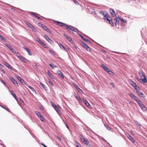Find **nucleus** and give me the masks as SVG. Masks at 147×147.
Instances as JSON below:
<instances>
[{
    "mask_svg": "<svg viewBox=\"0 0 147 147\" xmlns=\"http://www.w3.org/2000/svg\"><path fill=\"white\" fill-rule=\"evenodd\" d=\"M55 22L57 23V24L59 26L62 27H65L66 29L71 34H73V32H72L71 31H74V32H78L79 31V30L77 28L74 27L72 26H71L59 21H56Z\"/></svg>",
    "mask_w": 147,
    "mask_h": 147,
    "instance_id": "nucleus-1",
    "label": "nucleus"
},
{
    "mask_svg": "<svg viewBox=\"0 0 147 147\" xmlns=\"http://www.w3.org/2000/svg\"><path fill=\"white\" fill-rule=\"evenodd\" d=\"M100 13L103 16L104 18V19L106 21L109 22V23L111 24L112 26H114V23L112 21V19H111L110 17L109 16V15L107 12L106 11H100Z\"/></svg>",
    "mask_w": 147,
    "mask_h": 147,
    "instance_id": "nucleus-2",
    "label": "nucleus"
},
{
    "mask_svg": "<svg viewBox=\"0 0 147 147\" xmlns=\"http://www.w3.org/2000/svg\"><path fill=\"white\" fill-rule=\"evenodd\" d=\"M138 105L141 109L143 111H146L147 110V108L142 102H140L138 103Z\"/></svg>",
    "mask_w": 147,
    "mask_h": 147,
    "instance_id": "nucleus-3",
    "label": "nucleus"
},
{
    "mask_svg": "<svg viewBox=\"0 0 147 147\" xmlns=\"http://www.w3.org/2000/svg\"><path fill=\"white\" fill-rule=\"evenodd\" d=\"M51 104L54 109L57 111V113L59 114L61 113V111L59 108L57 107L56 105L52 102H51Z\"/></svg>",
    "mask_w": 147,
    "mask_h": 147,
    "instance_id": "nucleus-4",
    "label": "nucleus"
},
{
    "mask_svg": "<svg viewBox=\"0 0 147 147\" xmlns=\"http://www.w3.org/2000/svg\"><path fill=\"white\" fill-rule=\"evenodd\" d=\"M80 139L82 141V142H84V143L86 144L87 145H88L89 146H90V145L89 144V142L87 141L84 138H83V137L82 136V137H81L80 138Z\"/></svg>",
    "mask_w": 147,
    "mask_h": 147,
    "instance_id": "nucleus-5",
    "label": "nucleus"
},
{
    "mask_svg": "<svg viewBox=\"0 0 147 147\" xmlns=\"http://www.w3.org/2000/svg\"><path fill=\"white\" fill-rule=\"evenodd\" d=\"M5 46L8 47L9 49H10L11 51L13 53H16V51L13 48H12L11 46H10L9 45H8L7 43H6L5 44Z\"/></svg>",
    "mask_w": 147,
    "mask_h": 147,
    "instance_id": "nucleus-6",
    "label": "nucleus"
},
{
    "mask_svg": "<svg viewBox=\"0 0 147 147\" xmlns=\"http://www.w3.org/2000/svg\"><path fill=\"white\" fill-rule=\"evenodd\" d=\"M129 84H131L134 88H135V87H137V86L136 85V84L131 80H129Z\"/></svg>",
    "mask_w": 147,
    "mask_h": 147,
    "instance_id": "nucleus-7",
    "label": "nucleus"
},
{
    "mask_svg": "<svg viewBox=\"0 0 147 147\" xmlns=\"http://www.w3.org/2000/svg\"><path fill=\"white\" fill-rule=\"evenodd\" d=\"M83 102L85 103L86 106L87 107L89 108H90L91 107L90 104L88 102V101L86 100L84 98H83Z\"/></svg>",
    "mask_w": 147,
    "mask_h": 147,
    "instance_id": "nucleus-8",
    "label": "nucleus"
},
{
    "mask_svg": "<svg viewBox=\"0 0 147 147\" xmlns=\"http://www.w3.org/2000/svg\"><path fill=\"white\" fill-rule=\"evenodd\" d=\"M126 135L128 138L130 140H131L132 142L134 143L135 142V140L128 133H127Z\"/></svg>",
    "mask_w": 147,
    "mask_h": 147,
    "instance_id": "nucleus-9",
    "label": "nucleus"
},
{
    "mask_svg": "<svg viewBox=\"0 0 147 147\" xmlns=\"http://www.w3.org/2000/svg\"><path fill=\"white\" fill-rule=\"evenodd\" d=\"M57 74L59 75V76L61 77L62 78L64 79V76L63 75L62 72L60 70H58L57 71Z\"/></svg>",
    "mask_w": 147,
    "mask_h": 147,
    "instance_id": "nucleus-10",
    "label": "nucleus"
},
{
    "mask_svg": "<svg viewBox=\"0 0 147 147\" xmlns=\"http://www.w3.org/2000/svg\"><path fill=\"white\" fill-rule=\"evenodd\" d=\"M64 36L67 38V40L69 41L71 43H73V41L72 40L71 38L68 37L67 34H64Z\"/></svg>",
    "mask_w": 147,
    "mask_h": 147,
    "instance_id": "nucleus-11",
    "label": "nucleus"
},
{
    "mask_svg": "<svg viewBox=\"0 0 147 147\" xmlns=\"http://www.w3.org/2000/svg\"><path fill=\"white\" fill-rule=\"evenodd\" d=\"M101 67L104 69V70L107 72L110 70L108 67L104 64H102Z\"/></svg>",
    "mask_w": 147,
    "mask_h": 147,
    "instance_id": "nucleus-12",
    "label": "nucleus"
},
{
    "mask_svg": "<svg viewBox=\"0 0 147 147\" xmlns=\"http://www.w3.org/2000/svg\"><path fill=\"white\" fill-rule=\"evenodd\" d=\"M110 11L111 15H112L113 17H115L116 16V15L115 13V11L114 9L111 8L110 9Z\"/></svg>",
    "mask_w": 147,
    "mask_h": 147,
    "instance_id": "nucleus-13",
    "label": "nucleus"
},
{
    "mask_svg": "<svg viewBox=\"0 0 147 147\" xmlns=\"http://www.w3.org/2000/svg\"><path fill=\"white\" fill-rule=\"evenodd\" d=\"M17 79L20 81V82L22 83V84L23 85L25 83V82H24V80L19 76H17Z\"/></svg>",
    "mask_w": 147,
    "mask_h": 147,
    "instance_id": "nucleus-14",
    "label": "nucleus"
},
{
    "mask_svg": "<svg viewBox=\"0 0 147 147\" xmlns=\"http://www.w3.org/2000/svg\"><path fill=\"white\" fill-rule=\"evenodd\" d=\"M139 82H140L141 84H143L144 83H146L147 82V79L146 77H145L144 78L142 79H140V80Z\"/></svg>",
    "mask_w": 147,
    "mask_h": 147,
    "instance_id": "nucleus-15",
    "label": "nucleus"
},
{
    "mask_svg": "<svg viewBox=\"0 0 147 147\" xmlns=\"http://www.w3.org/2000/svg\"><path fill=\"white\" fill-rule=\"evenodd\" d=\"M10 79L14 84L16 85L17 86H18V85L17 81L16 80L14 79L13 77H11L10 78Z\"/></svg>",
    "mask_w": 147,
    "mask_h": 147,
    "instance_id": "nucleus-16",
    "label": "nucleus"
},
{
    "mask_svg": "<svg viewBox=\"0 0 147 147\" xmlns=\"http://www.w3.org/2000/svg\"><path fill=\"white\" fill-rule=\"evenodd\" d=\"M80 45L82 47L85 49H86V47H88V45L83 41H81L80 42Z\"/></svg>",
    "mask_w": 147,
    "mask_h": 147,
    "instance_id": "nucleus-17",
    "label": "nucleus"
},
{
    "mask_svg": "<svg viewBox=\"0 0 147 147\" xmlns=\"http://www.w3.org/2000/svg\"><path fill=\"white\" fill-rule=\"evenodd\" d=\"M80 36L81 37V38L85 42H86L88 43H91V41L88 40H87L84 38V37L82 36V35H80Z\"/></svg>",
    "mask_w": 147,
    "mask_h": 147,
    "instance_id": "nucleus-18",
    "label": "nucleus"
},
{
    "mask_svg": "<svg viewBox=\"0 0 147 147\" xmlns=\"http://www.w3.org/2000/svg\"><path fill=\"white\" fill-rule=\"evenodd\" d=\"M23 48L26 50V51L28 52V54L30 55H32V53L30 52L29 49L28 48H26L25 47H23Z\"/></svg>",
    "mask_w": 147,
    "mask_h": 147,
    "instance_id": "nucleus-19",
    "label": "nucleus"
},
{
    "mask_svg": "<svg viewBox=\"0 0 147 147\" xmlns=\"http://www.w3.org/2000/svg\"><path fill=\"white\" fill-rule=\"evenodd\" d=\"M74 86L78 90L79 92L80 93L82 92V90L77 85L74 84Z\"/></svg>",
    "mask_w": 147,
    "mask_h": 147,
    "instance_id": "nucleus-20",
    "label": "nucleus"
},
{
    "mask_svg": "<svg viewBox=\"0 0 147 147\" xmlns=\"http://www.w3.org/2000/svg\"><path fill=\"white\" fill-rule=\"evenodd\" d=\"M20 59L25 63H26L28 61V60L26 59L24 57H22V56H21Z\"/></svg>",
    "mask_w": 147,
    "mask_h": 147,
    "instance_id": "nucleus-21",
    "label": "nucleus"
},
{
    "mask_svg": "<svg viewBox=\"0 0 147 147\" xmlns=\"http://www.w3.org/2000/svg\"><path fill=\"white\" fill-rule=\"evenodd\" d=\"M4 65L9 69H11L13 68L11 66V65L7 62H5L4 63Z\"/></svg>",
    "mask_w": 147,
    "mask_h": 147,
    "instance_id": "nucleus-22",
    "label": "nucleus"
},
{
    "mask_svg": "<svg viewBox=\"0 0 147 147\" xmlns=\"http://www.w3.org/2000/svg\"><path fill=\"white\" fill-rule=\"evenodd\" d=\"M31 14L33 16H34L36 18L40 20H42V19L40 17L38 16H37V15L35 13H34L33 12H32Z\"/></svg>",
    "mask_w": 147,
    "mask_h": 147,
    "instance_id": "nucleus-23",
    "label": "nucleus"
},
{
    "mask_svg": "<svg viewBox=\"0 0 147 147\" xmlns=\"http://www.w3.org/2000/svg\"><path fill=\"white\" fill-rule=\"evenodd\" d=\"M10 93H11V94L12 95V96H13L14 97V98H15V99L16 100H17L18 99H17V98H16V94L14 93L13 92V91L12 90H10Z\"/></svg>",
    "mask_w": 147,
    "mask_h": 147,
    "instance_id": "nucleus-24",
    "label": "nucleus"
},
{
    "mask_svg": "<svg viewBox=\"0 0 147 147\" xmlns=\"http://www.w3.org/2000/svg\"><path fill=\"white\" fill-rule=\"evenodd\" d=\"M133 100L137 102H138V103L140 102H141V100L136 96L135 97V98H134Z\"/></svg>",
    "mask_w": 147,
    "mask_h": 147,
    "instance_id": "nucleus-25",
    "label": "nucleus"
},
{
    "mask_svg": "<svg viewBox=\"0 0 147 147\" xmlns=\"http://www.w3.org/2000/svg\"><path fill=\"white\" fill-rule=\"evenodd\" d=\"M129 95L130 97L133 100H134V98L136 96L132 93H129Z\"/></svg>",
    "mask_w": 147,
    "mask_h": 147,
    "instance_id": "nucleus-26",
    "label": "nucleus"
},
{
    "mask_svg": "<svg viewBox=\"0 0 147 147\" xmlns=\"http://www.w3.org/2000/svg\"><path fill=\"white\" fill-rule=\"evenodd\" d=\"M47 74L51 78V79H54L55 78L50 73V71L49 70H48L47 71Z\"/></svg>",
    "mask_w": 147,
    "mask_h": 147,
    "instance_id": "nucleus-27",
    "label": "nucleus"
},
{
    "mask_svg": "<svg viewBox=\"0 0 147 147\" xmlns=\"http://www.w3.org/2000/svg\"><path fill=\"white\" fill-rule=\"evenodd\" d=\"M40 84L45 90H47V88L46 86H45V85H44L41 82H40Z\"/></svg>",
    "mask_w": 147,
    "mask_h": 147,
    "instance_id": "nucleus-28",
    "label": "nucleus"
},
{
    "mask_svg": "<svg viewBox=\"0 0 147 147\" xmlns=\"http://www.w3.org/2000/svg\"><path fill=\"white\" fill-rule=\"evenodd\" d=\"M119 19H120V18L119 17H118V18H116V22L115 24L116 25H117V24H118V25H119L120 24L119 22Z\"/></svg>",
    "mask_w": 147,
    "mask_h": 147,
    "instance_id": "nucleus-29",
    "label": "nucleus"
},
{
    "mask_svg": "<svg viewBox=\"0 0 147 147\" xmlns=\"http://www.w3.org/2000/svg\"><path fill=\"white\" fill-rule=\"evenodd\" d=\"M139 96H140V97H143V98H144V97L145 96L144 95V94L142 93V92H140V91H139L138 93H137Z\"/></svg>",
    "mask_w": 147,
    "mask_h": 147,
    "instance_id": "nucleus-30",
    "label": "nucleus"
},
{
    "mask_svg": "<svg viewBox=\"0 0 147 147\" xmlns=\"http://www.w3.org/2000/svg\"><path fill=\"white\" fill-rule=\"evenodd\" d=\"M0 38L1 39L5 42H7V40L5 38L4 36H1L0 34Z\"/></svg>",
    "mask_w": 147,
    "mask_h": 147,
    "instance_id": "nucleus-31",
    "label": "nucleus"
},
{
    "mask_svg": "<svg viewBox=\"0 0 147 147\" xmlns=\"http://www.w3.org/2000/svg\"><path fill=\"white\" fill-rule=\"evenodd\" d=\"M36 40L41 45H44V43L39 38H37Z\"/></svg>",
    "mask_w": 147,
    "mask_h": 147,
    "instance_id": "nucleus-32",
    "label": "nucleus"
},
{
    "mask_svg": "<svg viewBox=\"0 0 147 147\" xmlns=\"http://www.w3.org/2000/svg\"><path fill=\"white\" fill-rule=\"evenodd\" d=\"M139 76L141 78H142L143 77L144 78L145 77H146L145 75L143 74L142 72H139Z\"/></svg>",
    "mask_w": 147,
    "mask_h": 147,
    "instance_id": "nucleus-33",
    "label": "nucleus"
},
{
    "mask_svg": "<svg viewBox=\"0 0 147 147\" xmlns=\"http://www.w3.org/2000/svg\"><path fill=\"white\" fill-rule=\"evenodd\" d=\"M59 45L61 49L65 50L64 46L61 43H59Z\"/></svg>",
    "mask_w": 147,
    "mask_h": 147,
    "instance_id": "nucleus-34",
    "label": "nucleus"
},
{
    "mask_svg": "<svg viewBox=\"0 0 147 147\" xmlns=\"http://www.w3.org/2000/svg\"><path fill=\"white\" fill-rule=\"evenodd\" d=\"M26 24L30 28H31V27L32 26L31 24H30V23H29L28 22L26 21L25 22Z\"/></svg>",
    "mask_w": 147,
    "mask_h": 147,
    "instance_id": "nucleus-35",
    "label": "nucleus"
},
{
    "mask_svg": "<svg viewBox=\"0 0 147 147\" xmlns=\"http://www.w3.org/2000/svg\"><path fill=\"white\" fill-rule=\"evenodd\" d=\"M35 113L36 115L38 117H40V116L41 115L40 113L38 112L35 111Z\"/></svg>",
    "mask_w": 147,
    "mask_h": 147,
    "instance_id": "nucleus-36",
    "label": "nucleus"
},
{
    "mask_svg": "<svg viewBox=\"0 0 147 147\" xmlns=\"http://www.w3.org/2000/svg\"><path fill=\"white\" fill-rule=\"evenodd\" d=\"M44 30L46 31L47 32H49V33L51 34V31L47 28L46 27H45V28H44Z\"/></svg>",
    "mask_w": 147,
    "mask_h": 147,
    "instance_id": "nucleus-37",
    "label": "nucleus"
},
{
    "mask_svg": "<svg viewBox=\"0 0 147 147\" xmlns=\"http://www.w3.org/2000/svg\"><path fill=\"white\" fill-rule=\"evenodd\" d=\"M15 54H16L17 57H18L19 59L20 58L21 56H22L18 52H16V53Z\"/></svg>",
    "mask_w": 147,
    "mask_h": 147,
    "instance_id": "nucleus-38",
    "label": "nucleus"
},
{
    "mask_svg": "<svg viewBox=\"0 0 147 147\" xmlns=\"http://www.w3.org/2000/svg\"><path fill=\"white\" fill-rule=\"evenodd\" d=\"M39 118L42 121L44 122V119L42 115L40 116V117H39Z\"/></svg>",
    "mask_w": 147,
    "mask_h": 147,
    "instance_id": "nucleus-39",
    "label": "nucleus"
},
{
    "mask_svg": "<svg viewBox=\"0 0 147 147\" xmlns=\"http://www.w3.org/2000/svg\"><path fill=\"white\" fill-rule=\"evenodd\" d=\"M109 74L111 75V76H113L114 74V73L112 72L111 71L109 70L107 72Z\"/></svg>",
    "mask_w": 147,
    "mask_h": 147,
    "instance_id": "nucleus-40",
    "label": "nucleus"
},
{
    "mask_svg": "<svg viewBox=\"0 0 147 147\" xmlns=\"http://www.w3.org/2000/svg\"><path fill=\"white\" fill-rule=\"evenodd\" d=\"M1 107L2 108H3L5 109L7 111L9 112H11L10 110H9V109H8V107H4L3 106H1Z\"/></svg>",
    "mask_w": 147,
    "mask_h": 147,
    "instance_id": "nucleus-41",
    "label": "nucleus"
},
{
    "mask_svg": "<svg viewBox=\"0 0 147 147\" xmlns=\"http://www.w3.org/2000/svg\"><path fill=\"white\" fill-rule=\"evenodd\" d=\"M38 25L40 26H41V27H42V28H45V26L43 24H42V23H39L38 24Z\"/></svg>",
    "mask_w": 147,
    "mask_h": 147,
    "instance_id": "nucleus-42",
    "label": "nucleus"
},
{
    "mask_svg": "<svg viewBox=\"0 0 147 147\" xmlns=\"http://www.w3.org/2000/svg\"><path fill=\"white\" fill-rule=\"evenodd\" d=\"M28 87L30 89V90H32L33 92H36L35 90L31 86H28Z\"/></svg>",
    "mask_w": 147,
    "mask_h": 147,
    "instance_id": "nucleus-43",
    "label": "nucleus"
},
{
    "mask_svg": "<svg viewBox=\"0 0 147 147\" xmlns=\"http://www.w3.org/2000/svg\"><path fill=\"white\" fill-rule=\"evenodd\" d=\"M120 19L124 23H126L127 22L126 20L125 19L124 20L123 18H120Z\"/></svg>",
    "mask_w": 147,
    "mask_h": 147,
    "instance_id": "nucleus-44",
    "label": "nucleus"
},
{
    "mask_svg": "<svg viewBox=\"0 0 147 147\" xmlns=\"http://www.w3.org/2000/svg\"><path fill=\"white\" fill-rule=\"evenodd\" d=\"M44 37L47 41L49 39H50L48 36L46 34L45 35Z\"/></svg>",
    "mask_w": 147,
    "mask_h": 147,
    "instance_id": "nucleus-45",
    "label": "nucleus"
},
{
    "mask_svg": "<svg viewBox=\"0 0 147 147\" xmlns=\"http://www.w3.org/2000/svg\"><path fill=\"white\" fill-rule=\"evenodd\" d=\"M137 88H139V87L138 86H137V87H135V89L136 90V91L137 93H138V92L140 91L138 89H137Z\"/></svg>",
    "mask_w": 147,
    "mask_h": 147,
    "instance_id": "nucleus-46",
    "label": "nucleus"
},
{
    "mask_svg": "<svg viewBox=\"0 0 147 147\" xmlns=\"http://www.w3.org/2000/svg\"><path fill=\"white\" fill-rule=\"evenodd\" d=\"M86 49L88 51H91V48L89 47L88 46V47H86Z\"/></svg>",
    "mask_w": 147,
    "mask_h": 147,
    "instance_id": "nucleus-47",
    "label": "nucleus"
},
{
    "mask_svg": "<svg viewBox=\"0 0 147 147\" xmlns=\"http://www.w3.org/2000/svg\"><path fill=\"white\" fill-rule=\"evenodd\" d=\"M30 28L32 29V30L34 31H35L36 30V28L33 25Z\"/></svg>",
    "mask_w": 147,
    "mask_h": 147,
    "instance_id": "nucleus-48",
    "label": "nucleus"
},
{
    "mask_svg": "<svg viewBox=\"0 0 147 147\" xmlns=\"http://www.w3.org/2000/svg\"><path fill=\"white\" fill-rule=\"evenodd\" d=\"M135 123L139 126L141 125L137 121H135Z\"/></svg>",
    "mask_w": 147,
    "mask_h": 147,
    "instance_id": "nucleus-49",
    "label": "nucleus"
},
{
    "mask_svg": "<svg viewBox=\"0 0 147 147\" xmlns=\"http://www.w3.org/2000/svg\"><path fill=\"white\" fill-rule=\"evenodd\" d=\"M19 99H20V102L22 104H24V101L22 100V99L21 98H19Z\"/></svg>",
    "mask_w": 147,
    "mask_h": 147,
    "instance_id": "nucleus-50",
    "label": "nucleus"
},
{
    "mask_svg": "<svg viewBox=\"0 0 147 147\" xmlns=\"http://www.w3.org/2000/svg\"><path fill=\"white\" fill-rule=\"evenodd\" d=\"M76 99L78 100H80L81 101V98L79 96H76Z\"/></svg>",
    "mask_w": 147,
    "mask_h": 147,
    "instance_id": "nucleus-51",
    "label": "nucleus"
},
{
    "mask_svg": "<svg viewBox=\"0 0 147 147\" xmlns=\"http://www.w3.org/2000/svg\"><path fill=\"white\" fill-rule=\"evenodd\" d=\"M49 51L50 53L52 54L53 55L54 53V52L51 50H49Z\"/></svg>",
    "mask_w": 147,
    "mask_h": 147,
    "instance_id": "nucleus-52",
    "label": "nucleus"
},
{
    "mask_svg": "<svg viewBox=\"0 0 147 147\" xmlns=\"http://www.w3.org/2000/svg\"><path fill=\"white\" fill-rule=\"evenodd\" d=\"M49 84H50L51 86H53V83H52V82L51 81H50V80H49Z\"/></svg>",
    "mask_w": 147,
    "mask_h": 147,
    "instance_id": "nucleus-53",
    "label": "nucleus"
},
{
    "mask_svg": "<svg viewBox=\"0 0 147 147\" xmlns=\"http://www.w3.org/2000/svg\"><path fill=\"white\" fill-rule=\"evenodd\" d=\"M110 85L111 86H112V87H114V84L113 83H110Z\"/></svg>",
    "mask_w": 147,
    "mask_h": 147,
    "instance_id": "nucleus-54",
    "label": "nucleus"
},
{
    "mask_svg": "<svg viewBox=\"0 0 147 147\" xmlns=\"http://www.w3.org/2000/svg\"><path fill=\"white\" fill-rule=\"evenodd\" d=\"M106 127L107 129L109 130H110V129H111L110 127L108 125H107V126H106Z\"/></svg>",
    "mask_w": 147,
    "mask_h": 147,
    "instance_id": "nucleus-55",
    "label": "nucleus"
},
{
    "mask_svg": "<svg viewBox=\"0 0 147 147\" xmlns=\"http://www.w3.org/2000/svg\"><path fill=\"white\" fill-rule=\"evenodd\" d=\"M49 65L51 67L52 69H53L54 68V67L51 64H49Z\"/></svg>",
    "mask_w": 147,
    "mask_h": 147,
    "instance_id": "nucleus-56",
    "label": "nucleus"
},
{
    "mask_svg": "<svg viewBox=\"0 0 147 147\" xmlns=\"http://www.w3.org/2000/svg\"><path fill=\"white\" fill-rule=\"evenodd\" d=\"M74 2L76 5L78 4L79 3L76 0H74Z\"/></svg>",
    "mask_w": 147,
    "mask_h": 147,
    "instance_id": "nucleus-57",
    "label": "nucleus"
},
{
    "mask_svg": "<svg viewBox=\"0 0 147 147\" xmlns=\"http://www.w3.org/2000/svg\"><path fill=\"white\" fill-rule=\"evenodd\" d=\"M47 41L50 43H51L52 42V41L50 38Z\"/></svg>",
    "mask_w": 147,
    "mask_h": 147,
    "instance_id": "nucleus-58",
    "label": "nucleus"
},
{
    "mask_svg": "<svg viewBox=\"0 0 147 147\" xmlns=\"http://www.w3.org/2000/svg\"><path fill=\"white\" fill-rule=\"evenodd\" d=\"M43 46L44 47H45V48H48V46H47L45 45V44L44 43V45H43Z\"/></svg>",
    "mask_w": 147,
    "mask_h": 147,
    "instance_id": "nucleus-59",
    "label": "nucleus"
},
{
    "mask_svg": "<svg viewBox=\"0 0 147 147\" xmlns=\"http://www.w3.org/2000/svg\"><path fill=\"white\" fill-rule=\"evenodd\" d=\"M1 82L3 83L4 85H5L6 84V83L5 82V81H3V80H1Z\"/></svg>",
    "mask_w": 147,
    "mask_h": 147,
    "instance_id": "nucleus-60",
    "label": "nucleus"
},
{
    "mask_svg": "<svg viewBox=\"0 0 147 147\" xmlns=\"http://www.w3.org/2000/svg\"><path fill=\"white\" fill-rule=\"evenodd\" d=\"M41 144L44 147H45L46 146L45 145V144L43 143H41Z\"/></svg>",
    "mask_w": 147,
    "mask_h": 147,
    "instance_id": "nucleus-61",
    "label": "nucleus"
},
{
    "mask_svg": "<svg viewBox=\"0 0 147 147\" xmlns=\"http://www.w3.org/2000/svg\"><path fill=\"white\" fill-rule=\"evenodd\" d=\"M41 144L44 147H45L46 146L45 145V144L43 143H41Z\"/></svg>",
    "mask_w": 147,
    "mask_h": 147,
    "instance_id": "nucleus-62",
    "label": "nucleus"
},
{
    "mask_svg": "<svg viewBox=\"0 0 147 147\" xmlns=\"http://www.w3.org/2000/svg\"><path fill=\"white\" fill-rule=\"evenodd\" d=\"M136 79L139 82L140 81V79H139V78H136Z\"/></svg>",
    "mask_w": 147,
    "mask_h": 147,
    "instance_id": "nucleus-63",
    "label": "nucleus"
},
{
    "mask_svg": "<svg viewBox=\"0 0 147 147\" xmlns=\"http://www.w3.org/2000/svg\"><path fill=\"white\" fill-rule=\"evenodd\" d=\"M136 79L139 82L140 81V79H139V78H136Z\"/></svg>",
    "mask_w": 147,
    "mask_h": 147,
    "instance_id": "nucleus-64",
    "label": "nucleus"
}]
</instances>
